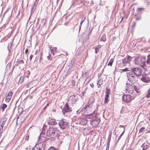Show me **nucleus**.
I'll return each mask as SVG.
<instances>
[{"mask_svg": "<svg viewBox=\"0 0 150 150\" xmlns=\"http://www.w3.org/2000/svg\"><path fill=\"white\" fill-rule=\"evenodd\" d=\"M42 52H41V54H40V58H39V61L40 62H41V61L42 60Z\"/></svg>", "mask_w": 150, "mask_h": 150, "instance_id": "nucleus-41", "label": "nucleus"}, {"mask_svg": "<svg viewBox=\"0 0 150 150\" xmlns=\"http://www.w3.org/2000/svg\"><path fill=\"white\" fill-rule=\"evenodd\" d=\"M139 132H141V128L139 129Z\"/></svg>", "mask_w": 150, "mask_h": 150, "instance_id": "nucleus-63", "label": "nucleus"}, {"mask_svg": "<svg viewBox=\"0 0 150 150\" xmlns=\"http://www.w3.org/2000/svg\"><path fill=\"white\" fill-rule=\"evenodd\" d=\"M147 57V63L148 64L150 63V54L149 55H148Z\"/></svg>", "mask_w": 150, "mask_h": 150, "instance_id": "nucleus-32", "label": "nucleus"}, {"mask_svg": "<svg viewBox=\"0 0 150 150\" xmlns=\"http://www.w3.org/2000/svg\"><path fill=\"white\" fill-rule=\"evenodd\" d=\"M81 25H80L79 27V31H80V30H81Z\"/></svg>", "mask_w": 150, "mask_h": 150, "instance_id": "nucleus-57", "label": "nucleus"}, {"mask_svg": "<svg viewBox=\"0 0 150 150\" xmlns=\"http://www.w3.org/2000/svg\"><path fill=\"white\" fill-rule=\"evenodd\" d=\"M46 145L45 142H40L37 144L31 150H44Z\"/></svg>", "mask_w": 150, "mask_h": 150, "instance_id": "nucleus-3", "label": "nucleus"}, {"mask_svg": "<svg viewBox=\"0 0 150 150\" xmlns=\"http://www.w3.org/2000/svg\"><path fill=\"white\" fill-rule=\"evenodd\" d=\"M24 63V61L22 59H20L18 60V61L16 62L17 64H16L17 66H18L19 65H22Z\"/></svg>", "mask_w": 150, "mask_h": 150, "instance_id": "nucleus-19", "label": "nucleus"}, {"mask_svg": "<svg viewBox=\"0 0 150 150\" xmlns=\"http://www.w3.org/2000/svg\"><path fill=\"white\" fill-rule=\"evenodd\" d=\"M50 55H49L47 57V58H48V59H49V58H50Z\"/></svg>", "mask_w": 150, "mask_h": 150, "instance_id": "nucleus-58", "label": "nucleus"}, {"mask_svg": "<svg viewBox=\"0 0 150 150\" xmlns=\"http://www.w3.org/2000/svg\"><path fill=\"white\" fill-rule=\"evenodd\" d=\"M126 90L127 91H129V93H132L133 92L132 90H130V89H133V86L135 90L136 91V92L137 93H140L141 92V89L140 88V86H139L138 85H133V84L131 85L129 83H126Z\"/></svg>", "mask_w": 150, "mask_h": 150, "instance_id": "nucleus-2", "label": "nucleus"}, {"mask_svg": "<svg viewBox=\"0 0 150 150\" xmlns=\"http://www.w3.org/2000/svg\"><path fill=\"white\" fill-rule=\"evenodd\" d=\"M142 58L145 59H146V57L145 56H142V57H141V58Z\"/></svg>", "mask_w": 150, "mask_h": 150, "instance_id": "nucleus-53", "label": "nucleus"}, {"mask_svg": "<svg viewBox=\"0 0 150 150\" xmlns=\"http://www.w3.org/2000/svg\"><path fill=\"white\" fill-rule=\"evenodd\" d=\"M141 132H142L143 131V130L144 129V128L143 127L141 128Z\"/></svg>", "mask_w": 150, "mask_h": 150, "instance_id": "nucleus-54", "label": "nucleus"}, {"mask_svg": "<svg viewBox=\"0 0 150 150\" xmlns=\"http://www.w3.org/2000/svg\"><path fill=\"white\" fill-rule=\"evenodd\" d=\"M58 130L59 129L56 127H49L46 133V137L45 139H43L44 142L46 143L47 140L54 138L55 137V134Z\"/></svg>", "mask_w": 150, "mask_h": 150, "instance_id": "nucleus-1", "label": "nucleus"}, {"mask_svg": "<svg viewBox=\"0 0 150 150\" xmlns=\"http://www.w3.org/2000/svg\"><path fill=\"white\" fill-rule=\"evenodd\" d=\"M43 129V128L42 131L40 136L39 137V138L40 140L41 141V142H42L43 141V142H44L43 141V139H45V138L46 137V134H45L44 130Z\"/></svg>", "mask_w": 150, "mask_h": 150, "instance_id": "nucleus-14", "label": "nucleus"}, {"mask_svg": "<svg viewBox=\"0 0 150 150\" xmlns=\"http://www.w3.org/2000/svg\"><path fill=\"white\" fill-rule=\"evenodd\" d=\"M95 52L96 54H97L99 52V49L96 47H95Z\"/></svg>", "mask_w": 150, "mask_h": 150, "instance_id": "nucleus-38", "label": "nucleus"}, {"mask_svg": "<svg viewBox=\"0 0 150 150\" xmlns=\"http://www.w3.org/2000/svg\"><path fill=\"white\" fill-rule=\"evenodd\" d=\"M103 82V80L101 79H100L98 81L97 84L98 87V88H99L100 87V86L102 84V83Z\"/></svg>", "mask_w": 150, "mask_h": 150, "instance_id": "nucleus-24", "label": "nucleus"}, {"mask_svg": "<svg viewBox=\"0 0 150 150\" xmlns=\"http://www.w3.org/2000/svg\"><path fill=\"white\" fill-rule=\"evenodd\" d=\"M150 96V88L148 89V93L146 96V97L148 98Z\"/></svg>", "mask_w": 150, "mask_h": 150, "instance_id": "nucleus-28", "label": "nucleus"}, {"mask_svg": "<svg viewBox=\"0 0 150 150\" xmlns=\"http://www.w3.org/2000/svg\"><path fill=\"white\" fill-rule=\"evenodd\" d=\"M105 98H108L109 97V94H105Z\"/></svg>", "mask_w": 150, "mask_h": 150, "instance_id": "nucleus-47", "label": "nucleus"}, {"mask_svg": "<svg viewBox=\"0 0 150 150\" xmlns=\"http://www.w3.org/2000/svg\"><path fill=\"white\" fill-rule=\"evenodd\" d=\"M109 144H110L107 143L106 150H107L108 148V149L109 148Z\"/></svg>", "mask_w": 150, "mask_h": 150, "instance_id": "nucleus-42", "label": "nucleus"}, {"mask_svg": "<svg viewBox=\"0 0 150 150\" xmlns=\"http://www.w3.org/2000/svg\"><path fill=\"white\" fill-rule=\"evenodd\" d=\"M28 48H26L25 51V54H27L28 52Z\"/></svg>", "mask_w": 150, "mask_h": 150, "instance_id": "nucleus-48", "label": "nucleus"}, {"mask_svg": "<svg viewBox=\"0 0 150 150\" xmlns=\"http://www.w3.org/2000/svg\"><path fill=\"white\" fill-rule=\"evenodd\" d=\"M125 132V130H124L123 132H122V133L120 135V136L118 138V139L117 140V142L120 139V138L122 136L123 134Z\"/></svg>", "mask_w": 150, "mask_h": 150, "instance_id": "nucleus-34", "label": "nucleus"}, {"mask_svg": "<svg viewBox=\"0 0 150 150\" xmlns=\"http://www.w3.org/2000/svg\"><path fill=\"white\" fill-rule=\"evenodd\" d=\"M90 85L92 88H93V87L94 85L93 83L90 84Z\"/></svg>", "mask_w": 150, "mask_h": 150, "instance_id": "nucleus-50", "label": "nucleus"}, {"mask_svg": "<svg viewBox=\"0 0 150 150\" xmlns=\"http://www.w3.org/2000/svg\"><path fill=\"white\" fill-rule=\"evenodd\" d=\"M101 41H103L105 42L106 40V36L105 35H103L101 37L100 40Z\"/></svg>", "mask_w": 150, "mask_h": 150, "instance_id": "nucleus-23", "label": "nucleus"}, {"mask_svg": "<svg viewBox=\"0 0 150 150\" xmlns=\"http://www.w3.org/2000/svg\"><path fill=\"white\" fill-rule=\"evenodd\" d=\"M148 73L147 72V71H145L144 74H142V77L141 78V80L145 83H148L150 81V79L148 76Z\"/></svg>", "mask_w": 150, "mask_h": 150, "instance_id": "nucleus-8", "label": "nucleus"}, {"mask_svg": "<svg viewBox=\"0 0 150 150\" xmlns=\"http://www.w3.org/2000/svg\"><path fill=\"white\" fill-rule=\"evenodd\" d=\"M69 104L67 102L64 107L62 112L64 115L66 113L70 112L72 111V108L69 106Z\"/></svg>", "mask_w": 150, "mask_h": 150, "instance_id": "nucleus-6", "label": "nucleus"}, {"mask_svg": "<svg viewBox=\"0 0 150 150\" xmlns=\"http://www.w3.org/2000/svg\"><path fill=\"white\" fill-rule=\"evenodd\" d=\"M132 96L129 95H124L122 96V100L125 102L128 103L131 101Z\"/></svg>", "mask_w": 150, "mask_h": 150, "instance_id": "nucleus-11", "label": "nucleus"}, {"mask_svg": "<svg viewBox=\"0 0 150 150\" xmlns=\"http://www.w3.org/2000/svg\"><path fill=\"white\" fill-rule=\"evenodd\" d=\"M110 90L109 89H108L107 87L106 88V91H105V94H109L110 93Z\"/></svg>", "mask_w": 150, "mask_h": 150, "instance_id": "nucleus-30", "label": "nucleus"}, {"mask_svg": "<svg viewBox=\"0 0 150 150\" xmlns=\"http://www.w3.org/2000/svg\"><path fill=\"white\" fill-rule=\"evenodd\" d=\"M101 47V46L100 45H98L97 46V47H96L98 48V49H99Z\"/></svg>", "mask_w": 150, "mask_h": 150, "instance_id": "nucleus-49", "label": "nucleus"}, {"mask_svg": "<svg viewBox=\"0 0 150 150\" xmlns=\"http://www.w3.org/2000/svg\"><path fill=\"white\" fill-rule=\"evenodd\" d=\"M47 150H54L52 147H51L50 149H48Z\"/></svg>", "mask_w": 150, "mask_h": 150, "instance_id": "nucleus-52", "label": "nucleus"}, {"mask_svg": "<svg viewBox=\"0 0 150 150\" xmlns=\"http://www.w3.org/2000/svg\"><path fill=\"white\" fill-rule=\"evenodd\" d=\"M134 75L138 77L141 76V69L139 67H136L132 69V72Z\"/></svg>", "mask_w": 150, "mask_h": 150, "instance_id": "nucleus-9", "label": "nucleus"}, {"mask_svg": "<svg viewBox=\"0 0 150 150\" xmlns=\"http://www.w3.org/2000/svg\"><path fill=\"white\" fill-rule=\"evenodd\" d=\"M126 57H127V58H129V59H132L133 58V57H132L130 56H129V55H127V56H126Z\"/></svg>", "mask_w": 150, "mask_h": 150, "instance_id": "nucleus-44", "label": "nucleus"}, {"mask_svg": "<svg viewBox=\"0 0 150 150\" xmlns=\"http://www.w3.org/2000/svg\"><path fill=\"white\" fill-rule=\"evenodd\" d=\"M146 61H143L141 60V67H142L144 69H145L146 68L145 66Z\"/></svg>", "mask_w": 150, "mask_h": 150, "instance_id": "nucleus-20", "label": "nucleus"}, {"mask_svg": "<svg viewBox=\"0 0 150 150\" xmlns=\"http://www.w3.org/2000/svg\"><path fill=\"white\" fill-rule=\"evenodd\" d=\"M77 97L76 95H73L70 96L69 98L67 103L70 105L75 104L77 100Z\"/></svg>", "mask_w": 150, "mask_h": 150, "instance_id": "nucleus-5", "label": "nucleus"}, {"mask_svg": "<svg viewBox=\"0 0 150 150\" xmlns=\"http://www.w3.org/2000/svg\"><path fill=\"white\" fill-rule=\"evenodd\" d=\"M7 107V105L5 104L4 103L3 104L1 107V111L4 112L5 109V108Z\"/></svg>", "mask_w": 150, "mask_h": 150, "instance_id": "nucleus-25", "label": "nucleus"}, {"mask_svg": "<svg viewBox=\"0 0 150 150\" xmlns=\"http://www.w3.org/2000/svg\"><path fill=\"white\" fill-rule=\"evenodd\" d=\"M113 59H111L110 60V61L108 63V65H110V66H112V63L113 62Z\"/></svg>", "mask_w": 150, "mask_h": 150, "instance_id": "nucleus-29", "label": "nucleus"}, {"mask_svg": "<svg viewBox=\"0 0 150 150\" xmlns=\"http://www.w3.org/2000/svg\"><path fill=\"white\" fill-rule=\"evenodd\" d=\"M100 122V120H99L96 119L92 121V123L94 126H96L99 124Z\"/></svg>", "mask_w": 150, "mask_h": 150, "instance_id": "nucleus-18", "label": "nucleus"}, {"mask_svg": "<svg viewBox=\"0 0 150 150\" xmlns=\"http://www.w3.org/2000/svg\"><path fill=\"white\" fill-rule=\"evenodd\" d=\"M111 136H109L108 137V139L107 143L110 144V139H111Z\"/></svg>", "mask_w": 150, "mask_h": 150, "instance_id": "nucleus-36", "label": "nucleus"}, {"mask_svg": "<svg viewBox=\"0 0 150 150\" xmlns=\"http://www.w3.org/2000/svg\"><path fill=\"white\" fill-rule=\"evenodd\" d=\"M84 21V19H83V18L81 20V21L80 22V25H81L82 23L83 22V21Z\"/></svg>", "mask_w": 150, "mask_h": 150, "instance_id": "nucleus-39", "label": "nucleus"}, {"mask_svg": "<svg viewBox=\"0 0 150 150\" xmlns=\"http://www.w3.org/2000/svg\"><path fill=\"white\" fill-rule=\"evenodd\" d=\"M33 55L32 54L30 55V61H31L32 59L33 58Z\"/></svg>", "mask_w": 150, "mask_h": 150, "instance_id": "nucleus-45", "label": "nucleus"}, {"mask_svg": "<svg viewBox=\"0 0 150 150\" xmlns=\"http://www.w3.org/2000/svg\"><path fill=\"white\" fill-rule=\"evenodd\" d=\"M58 124L60 128L64 129L67 127L68 122L66 120L63 119L59 121Z\"/></svg>", "mask_w": 150, "mask_h": 150, "instance_id": "nucleus-7", "label": "nucleus"}, {"mask_svg": "<svg viewBox=\"0 0 150 150\" xmlns=\"http://www.w3.org/2000/svg\"><path fill=\"white\" fill-rule=\"evenodd\" d=\"M135 19L137 21H139L141 18V8L137 9L135 14Z\"/></svg>", "mask_w": 150, "mask_h": 150, "instance_id": "nucleus-15", "label": "nucleus"}, {"mask_svg": "<svg viewBox=\"0 0 150 150\" xmlns=\"http://www.w3.org/2000/svg\"><path fill=\"white\" fill-rule=\"evenodd\" d=\"M127 58L128 59H127V61H128V62H127L128 64H130L131 60L130 59H129V58L128 59V58L127 57Z\"/></svg>", "mask_w": 150, "mask_h": 150, "instance_id": "nucleus-46", "label": "nucleus"}, {"mask_svg": "<svg viewBox=\"0 0 150 150\" xmlns=\"http://www.w3.org/2000/svg\"><path fill=\"white\" fill-rule=\"evenodd\" d=\"M128 79L131 83H134L136 81L134 74L132 72H127V73Z\"/></svg>", "mask_w": 150, "mask_h": 150, "instance_id": "nucleus-4", "label": "nucleus"}, {"mask_svg": "<svg viewBox=\"0 0 150 150\" xmlns=\"http://www.w3.org/2000/svg\"><path fill=\"white\" fill-rule=\"evenodd\" d=\"M13 95V93L10 91L7 94L5 99V101L7 102H9L12 97Z\"/></svg>", "mask_w": 150, "mask_h": 150, "instance_id": "nucleus-17", "label": "nucleus"}, {"mask_svg": "<svg viewBox=\"0 0 150 150\" xmlns=\"http://www.w3.org/2000/svg\"><path fill=\"white\" fill-rule=\"evenodd\" d=\"M85 115L88 118L93 119L96 116V114L94 111L91 113L86 112Z\"/></svg>", "mask_w": 150, "mask_h": 150, "instance_id": "nucleus-13", "label": "nucleus"}, {"mask_svg": "<svg viewBox=\"0 0 150 150\" xmlns=\"http://www.w3.org/2000/svg\"><path fill=\"white\" fill-rule=\"evenodd\" d=\"M136 24V23L135 22H134L133 23V24L132 26V29H134V28Z\"/></svg>", "mask_w": 150, "mask_h": 150, "instance_id": "nucleus-35", "label": "nucleus"}, {"mask_svg": "<svg viewBox=\"0 0 150 150\" xmlns=\"http://www.w3.org/2000/svg\"><path fill=\"white\" fill-rule=\"evenodd\" d=\"M150 73V68L149 69V74Z\"/></svg>", "mask_w": 150, "mask_h": 150, "instance_id": "nucleus-64", "label": "nucleus"}, {"mask_svg": "<svg viewBox=\"0 0 150 150\" xmlns=\"http://www.w3.org/2000/svg\"><path fill=\"white\" fill-rule=\"evenodd\" d=\"M95 100L93 98H90L88 101V105L86 106V108L88 109V108L91 109L92 106V104L94 103Z\"/></svg>", "mask_w": 150, "mask_h": 150, "instance_id": "nucleus-16", "label": "nucleus"}, {"mask_svg": "<svg viewBox=\"0 0 150 150\" xmlns=\"http://www.w3.org/2000/svg\"><path fill=\"white\" fill-rule=\"evenodd\" d=\"M45 22V20L44 19H43L42 20L40 24V26L42 27H43L44 26Z\"/></svg>", "mask_w": 150, "mask_h": 150, "instance_id": "nucleus-26", "label": "nucleus"}, {"mask_svg": "<svg viewBox=\"0 0 150 150\" xmlns=\"http://www.w3.org/2000/svg\"><path fill=\"white\" fill-rule=\"evenodd\" d=\"M144 132H145V133H147V132H148V131L147 130H145V131H144Z\"/></svg>", "mask_w": 150, "mask_h": 150, "instance_id": "nucleus-59", "label": "nucleus"}, {"mask_svg": "<svg viewBox=\"0 0 150 150\" xmlns=\"http://www.w3.org/2000/svg\"><path fill=\"white\" fill-rule=\"evenodd\" d=\"M58 131L57 132L56 134H55V137H57V138H58L59 136H60V134L58 133Z\"/></svg>", "mask_w": 150, "mask_h": 150, "instance_id": "nucleus-37", "label": "nucleus"}, {"mask_svg": "<svg viewBox=\"0 0 150 150\" xmlns=\"http://www.w3.org/2000/svg\"><path fill=\"white\" fill-rule=\"evenodd\" d=\"M5 123V121H3L1 125V129L0 130V133H2L3 131V128L4 126V125Z\"/></svg>", "mask_w": 150, "mask_h": 150, "instance_id": "nucleus-27", "label": "nucleus"}, {"mask_svg": "<svg viewBox=\"0 0 150 150\" xmlns=\"http://www.w3.org/2000/svg\"><path fill=\"white\" fill-rule=\"evenodd\" d=\"M21 78H22V77H21L20 78V80H19V82H20L21 81V82H22V81H23V77H22V80Z\"/></svg>", "mask_w": 150, "mask_h": 150, "instance_id": "nucleus-51", "label": "nucleus"}, {"mask_svg": "<svg viewBox=\"0 0 150 150\" xmlns=\"http://www.w3.org/2000/svg\"><path fill=\"white\" fill-rule=\"evenodd\" d=\"M143 147V150H146L148 147V146L146 144L145 145V143H143L142 145L141 146V147Z\"/></svg>", "mask_w": 150, "mask_h": 150, "instance_id": "nucleus-22", "label": "nucleus"}, {"mask_svg": "<svg viewBox=\"0 0 150 150\" xmlns=\"http://www.w3.org/2000/svg\"><path fill=\"white\" fill-rule=\"evenodd\" d=\"M85 93V91H83V95Z\"/></svg>", "mask_w": 150, "mask_h": 150, "instance_id": "nucleus-61", "label": "nucleus"}, {"mask_svg": "<svg viewBox=\"0 0 150 150\" xmlns=\"http://www.w3.org/2000/svg\"><path fill=\"white\" fill-rule=\"evenodd\" d=\"M123 17H122V20H121V21L120 22V23L122 22V21L123 19Z\"/></svg>", "mask_w": 150, "mask_h": 150, "instance_id": "nucleus-60", "label": "nucleus"}, {"mask_svg": "<svg viewBox=\"0 0 150 150\" xmlns=\"http://www.w3.org/2000/svg\"><path fill=\"white\" fill-rule=\"evenodd\" d=\"M109 101V100L108 99V98H105V100L104 101V103L105 104L107 103Z\"/></svg>", "mask_w": 150, "mask_h": 150, "instance_id": "nucleus-33", "label": "nucleus"}, {"mask_svg": "<svg viewBox=\"0 0 150 150\" xmlns=\"http://www.w3.org/2000/svg\"><path fill=\"white\" fill-rule=\"evenodd\" d=\"M127 59V57H126L123 59L122 63L124 65H126L127 63L128 64Z\"/></svg>", "mask_w": 150, "mask_h": 150, "instance_id": "nucleus-21", "label": "nucleus"}, {"mask_svg": "<svg viewBox=\"0 0 150 150\" xmlns=\"http://www.w3.org/2000/svg\"><path fill=\"white\" fill-rule=\"evenodd\" d=\"M37 1H38V0H35V2L34 3V5H35V4L36 3V2Z\"/></svg>", "mask_w": 150, "mask_h": 150, "instance_id": "nucleus-56", "label": "nucleus"}, {"mask_svg": "<svg viewBox=\"0 0 150 150\" xmlns=\"http://www.w3.org/2000/svg\"><path fill=\"white\" fill-rule=\"evenodd\" d=\"M47 123L51 125H54L57 124L55 120L52 117H49L47 119Z\"/></svg>", "mask_w": 150, "mask_h": 150, "instance_id": "nucleus-12", "label": "nucleus"}, {"mask_svg": "<svg viewBox=\"0 0 150 150\" xmlns=\"http://www.w3.org/2000/svg\"><path fill=\"white\" fill-rule=\"evenodd\" d=\"M23 110V109L21 108H19L18 109V113L20 114H21L22 113Z\"/></svg>", "mask_w": 150, "mask_h": 150, "instance_id": "nucleus-31", "label": "nucleus"}, {"mask_svg": "<svg viewBox=\"0 0 150 150\" xmlns=\"http://www.w3.org/2000/svg\"><path fill=\"white\" fill-rule=\"evenodd\" d=\"M134 63L135 65L137 66L141 65V56L140 55H138L134 57Z\"/></svg>", "mask_w": 150, "mask_h": 150, "instance_id": "nucleus-10", "label": "nucleus"}, {"mask_svg": "<svg viewBox=\"0 0 150 150\" xmlns=\"http://www.w3.org/2000/svg\"><path fill=\"white\" fill-rule=\"evenodd\" d=\"M119 127H124V129H125V128H124V126H123V125H120L119 126Z\"/></svg>", "mask_w": 150, "mask_h": 150, "instance_id": "nucleus-55", "label": "nucleus"}, {"mask_svg": "<svg viewBox=\"0 0 150 150\" xmlns=\"http://www.w3.org/2000/svg\"><path fill=\"white\" fill-rule=\"evenodd\" d=\"M122 70V72L123 71H128L127 68H125V69H121Z\"/></svg>", "mask_w": 150, "mask_h": 150, "instance_id": "nucleus-40", "label": "nucleus"}, {"mask_svg": "<svg viewBox=\"0 0 150 150\" xmlns=\"http://www.w3.org/2000/svg\"><path fill=\"white\" fill-rule=\"evenodd\" d=\"M29 139V137L28 136H26L25 137V139L26 140H28Z\"/></svg>", "mask_w": 150, "mask_h": 150, "instance_id": "nucleus-43", "label": "nucleus"}, {"mask_svg": "<svg viewBox=\"0 0 150 150\" xmlns=\"http://www.w3.org/2000/svg\"><path fill=\"white\" fill-rule=\"evenodd\" d=\"M51 52H53V49H52L51 50Z\"/></svg>", "mask_w": 150, "mask_h": 150, "instance_id": "nucleus-62", "label": "nucleus"}]
</instances>
